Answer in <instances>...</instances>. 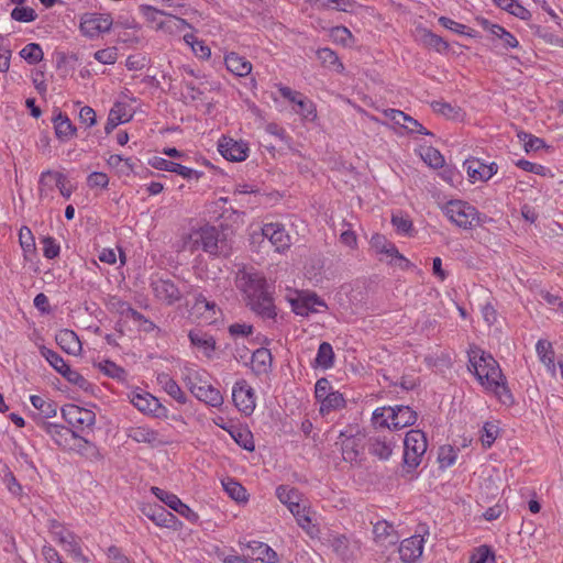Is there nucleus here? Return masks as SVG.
Wrapping results in <instances>:
<instances>
[{
  "instance_id": "f257e3e1",
  "label": "nucleus",
  "mask_w": 563,
  "mask_h": 563,
  "mask_svg": "<svg viewBox=\"0 0 563 563\" xmlns=\"http://www.w3.org/2000/svg\"><path fill=\"white\" fill-rule=\"evenodd\" d=\"M238 287L244 294L246 306L264 319H275L277 316L274 303V284L255 269H242L236 277Z\"/></svg>"
},
{
  "instance_id": "f03ea898",
  "label": "nucleus",
  "mask_w": 563,
  "mask_h": 563,
  "mask_svg": "<svg viewBox=\"0 0 563 563\" xmlns=\"http://www.w3.org/2000/svg\"><path fill=\"white\" fill-rule=\"evenodd\" d=\"M472 353L473 355L470 354L468 358V369L475 374L479 383L486 388L496 386V380L503 379V373L497 361L479 349L472 351Z\"/></svg>"
},
{
  "instance_id": "7ed1b4c3",
  "label": "nucleus",
  "mask_w": 563,
  "mask_h": 563,
  "mask_svg": "<svg viewBox=\"0 0 563 563\" xmlns=\"http://www.w3.org/2000/svg\"><path fill=\"white\" fill-rule=\"evenodd\" d=\"M427 449L428 441L422 430L411 429L406 433L402 455V468L406 474H411L416 471Z\"/></svg>"
},
{
  "instance_id": "20e7f679",
  "label": "nucleus",
  "mask_w": 563,
  "mask_h": 563,
  "mask_svg": "<svg viewBox=\"0 0 563 563\" xmlns=\"http://www.w3.org/2000/svg\"><path fill=\"white\" fill-rule=\"evenodd\" d=\"M41 355L49 363V365L59 373L65 379H67L70 384L79 387L84 391H91L93 389V385L89 383L81 374L77 371L71 369L70 366L65 362V360L55 351L42 346Z\"/></svg>"
},
{
  "instance_id": "39448f33",
  "label": "nucleus",
  "mask_w": 563,
  "mask_h": 563,
  "mask_svg": "<svg viewBox=\"0 0 563 563\" xmlns=\"http://www.w3.org/2000/svg\"><path fill=\"white\" fill-rule=\"evenodd\" d=\"M220 231L208 223L192 225L188 232L183 234V246H218L221 241Z\"/></svg>"
},
{
  "instance_id": "423d86ee",
  "label": "nucleus",
  "mask_w": 563,
  "mask_h": 563,
  "mask_svg": "<svg viewBox=\"0 0 563 563\" xmlns=\"http://www.w3.org/2000/svg\"><path fill=\"white\" fill-rule=\"evenodd\" d=\"M334 266V258L325 257L320 253L314 254L305 265L306 276L316 284L321 283L323 279H331L336 274Z\"/></svg>"
},
{
  "instance_id": "0eeeda50",
  "label": "nucleus",
  "mask_w": 563,
  "mask_h": 563,
  "mask_svg": "<svg viewBox=\"0 0 563 563\" xmlns=\"http://www.w3.org/2000/svg\"><path fill=\"white\" fill-rule=\"evenodd\" d=\"M446 217L460 228L468 229L477 221L478 212L470 203L451 200L444 206Z\"/></svg>"
},
{
  "instance_id": "6e6552de",
  "label": "nucleus",
  "mask_w": 563,
  "mask_h": 563,
  "mask_svg": "<svg viewBox=\"0 0 563 563\" xmlns=\"http://www.w3.org/2000/svg\"><path fill=\"white\" fill-rule=\"evenodd\" d=\"M131 404L141 412L152 415L155 418H168V409L163 406L159 400L150 393L134 390L130 395Z\"/></svg>"
},
{
  "instance_id": "1a4fd4ad",
  "label": "nucleus",
  "mask_w": 563,
  "mask_h": 563,
  "mask_svg": "<svg viewBox=\"0 0 563 563\" xmlns=\"http://www.w3.org/2000/svg\"><path fill=\"white\" fill-rule=\"evenodd\" d=\"M265 239L274 246H290V238L284 224L279 222L265 223L261 232L252 234V243L263 242Z\"/></svg>"
},
{
  "instance_id": "9d476101",
  "label": "nucleus",
  "mask_w": 563,
  "mask_h": 563,
  "mask_svg": "<svg viewBox=\"0 0 563 563\" xmlns=\"http://www.w3.org/2000/svg\"><path fill=\"white\" fill-rule=\"evenodd\" d=\"M62 416L69 426L81 431L85 428H91L96 422V415L92 410L74 404L65 405L62 408Z\"/></svg>"
},
{
  "instance_id": "9b49d317",
  "label": "nucleus",
  "mask_w": 563,
  "mask_h": 563,
  "mask_svg": "<svg viewBox=\"0 0 563 563\" xmlns=\"http://www.w3.org/2000/svg\"><path fill=\"white\" fill-rule=\"evenodd\" d=\"M232 399L240 412L251 416L255 409L254 389L245 379L238 380L232 388Z\"/></svg>"
},
{
  "instance_id": "f8f14e48",
  "label": "nucleus",
  "mask_w": 563,
  "mask_h": 563,
  "mask_svg": "<svg viewBox=\"0 0 563 563\" xmlns=\"http://www.w3.org/2000/svg\"><path fill=\"white\" fill-rule=\"evenodd\" d=\"M112 19L109 14L87 13L80 22V31L90 38L98 37L101 33L109 32L112 26Z\"/></svg>"
},
{
  "instance_id": "ddd939ff",
  "label": "nucleus",
  "mask_w": 563,
  "mask_h": 563,
  "mask_svg": "<svg viewBox=\"0 0 563 563\" xmlns=\"http://www.w3.org/2000/svg\"><path fill=\"white\" fill-rule=\"evenodd\" d=\"M388 412L390 422H388V419H384L380 422V427L400 430L402 428L413 426L418 418L417 412L412 408L404 405L388 407Z\"/></svg>"
},
{
  "instance_id": "4468645a",
  "label": "nucleus",
  "mask_w": 563,
  "mask_h": 563,
  "mask_svg": "<svg viewBox=\"0 0 563 563\" xmlns=\"http://www.w3.org/2000/svg\"><path fill=\"white\" fill-rule=\"evenodd\" d=\"M36 424L47 434H49L58 446L65 448L68 444V435H70L73 439H77L86 444H89V441L84 437H80L77 431L66 428L62 424L48 422L42 418H36Z\"/></svg>"
},
{
  "instance_id": "2eb2a0df",
  "label": "nucleus",
  "mask_w": 563,
  "mask_h": 563,
  "mask_svg": "<svg viewBox=\"0 0 563 563\" xmlns=\"http://www.w3.org/2000/svg\"><path fill=\"white\" fill-rule=\"evenodd\" d=\"M151 492L170 509L186 518L190 522H197L199 516L191 510L189 506L184 504L175 494L166 492L159 487L153 486Z\"/></svg>"
},
{
  "instance_id": "dca6fc26",
  "label": "nucleus",
  "mask_w": 563,
  "mask_h": 563,
  "mask_svg": "<svg viewBox=\"0 0 563 563\" xmlns=\"http://www.w3.org/2000/svg\"><path fill=\"white\" fill-rule=\"evenodd\" d=\"M220 154L231 162H243L249 156V145L243 141H236L223 136L218 144Z\"/></svg>"
},
{
  "instance_id": "f3484780",
  "label": "nucleus",
  "mask_w": 563,
  "mask_h": 563,
  "mask_svg": "<svg viewBox=\"0 0 563 563\" xmlns=\"http://www.w3.org/2000/svg\"><path fill=\"white\" fill-rule=\"evenodd\" d=\"M292 311L301 317H308L310 313H314L318 310L314 306H321L327 308V303L316 292L303 294L299 292L297 297L289 300Z\"/></svg>"
},
{
  "instance_id": "a211bd4d",
  "label": "nucleus",
  "mask_w": 563,
  "mask_h": 563,
  "mask_svg": "<svg viewBox=\"0 0 563 563\" xmlns=\"http://www.w3.org/2000/svg\"><path fill=\"white\" fill-rule=\"evenodd\" d=\"M397 444L395 435H374L367 441L368 453L380 461H387Z\"/></svg>"
},
{
  "instance_id": "6ab92c4d",
  "label": "nucleus",
  "mask_w": 563,
  "mask_h": 563,
  "mask_svg": "<svg viewBox=\"0 0 563 563\" xmlns=\"http://www.w3.org/2000/svg\"><path fill=\"white\" fill-rule=\"evenodd\" d=\"M463 165L472 183L476 180L487 181L498 170L496 163L493 162L486 165L482 161L473 157L465 159Z\"/></svg>"
},
{
  "instance_id": "aec40b11",
  "label": "nucleus",
  "mask_w": 563,
  "mask_h": 563,
  "mask_svg": "<svg viewBox=\"0 0 563 563\" xmlns=\"http://www.w3.org/2000/svg\"><path fill=\"white\" fill-rule=\"evenodd\" d=\"M142 514L158 527L175 528L178 519L166 508L158 504L146 505L141 509Z\"/></svg>"
},
{
  "instance_id": "412c9836",
  "label": "nucleus",
  "mask_w": 563,
  "mask_h": 563,
  "mask_svg": "<svg viewBox=\"0 0 563 563\" xmlns=\"http://www.w3.org/2000/svg\"><path fill=\"white\" fill-rule=\"evenodd\" d=\"M151 287L156 298L173 305L180 300L181 292L176 284L169 279H152Z\"/></svg>"
},
{
  "instance_id": "4be33fe9",
  "label": "nucleus",
  "mask_w": 563,
  "mask_h": 563,
  "mask_svg": "<svg viewBox=\"0 0 563 563\" xmlns=\"http://www.w3.org/2000/svg\"><path fill=\"white\" fill-rule=\"evenodd\" d=\"M398 552L404 563H418L423 552V538L412 536L402 540Z\"/></svg>"
},
{
  "instance_id": "5701e85b",
  "label": "nucleus",
  "mask_w": 563,
  "mask_h": 563,
  "mask_svg": "<svg viewBox=\"0 0 563 563\" xmlns=\"http://www.w3.org/2000/svg\"><path fill=\"white\" fill-rule=\"evenodd\" d=\"M189 389L197 399L212 407H218L223 402L220 391L207 382L200 380V384L190 382Z\"/></svg>"
},
{
  "instance_id": "b1692460",
  "label": "nucleus",
  "mask_w": 563,
  "mask_h": 563,
  "mask_svg": "<svg viewBox=\"0 0 563 563\" xmlns=\"http://www.w3.org/2000/svg\"><path fill=\"white\" fill-rule=\"evenodd\" d=\"M150 165L158 170L172 172L186 179L200 178L202 173L163 157H153Z\"/></svg>"
},
{
  "instance_id": "393cba45",
  "label": "nucleus",
  "mask_w": 563,
  "mask_h": 563,
  "mask_svg": "<svg viewBox=\"0 0 563 563\" xmlns=\"http://www.w3.org/2000/svg\"><path fill=\"white\" fill-rule=\"evenodd\" d=\"M126 435L137 443H145L152 448L167 444V441L163 440L157 431L145 426L128 428Z\"/></svg>"
},
{
  "instance_id": "a878e982",
  "label": "nucleus",
  "mask_w": 563,
  "mask_h": 563,
  "mask_svg": "<svg viewBox=\"0 0 563 563\" xmlns=\"http://www.w3.org/2000/svg\"><path fill=\"white\" fill-rule=\"evenodd\" d=\"M385 114L397 125L406 129L409 133H418L423 135H430L431 133L416 119L410 117L409 114L396 110L388 109L385 111Z\"/></svg>"
},
{
  "instance_id": "bb28decb",
  "label": "nucleus",
  "mask_w": 563,
  "mask_h": 563,
  "mask_svg": "<svg viewBox=\"0 0 563 563\" xmlns=\"http://www.w3.org/2000/svg\"><path fill=\"white\" fill-rule=\"evenodd\" d=\"M344 437L345 440L342 442V455L346 462H356L360 455V445L364 438L361 432L355 434L347 430L340 432V438Z\"/></svg>"
},
{
  "instance_id": "cd10ccee",
  "label": "nucleus",
  "mask_w": 563,
  "mask_h": 563,
  "mask_svg": "<svg viewBox=\"0 0 563 563\" xmlns=\"http://www.w3.org/2000/svg\"><path fill=\"white\" fill-rule=\"evenodd\" d=\"M55 341L64 352L70 355H78L81 352V342L73 330H59L55 335Z\"/></svg>"
},
{
  "instance_id": "c85d7f7f",
  "label": "nucleus",
  "mask_w": 563,
  "mask_h": 563,
  "mask_svg": "<svg viewBox=\"0 0 563 563\" xmlns=\"http://www.w3.org/2000/svg\"><path fill=\"white\" fill-rule=\"evenodd\" d=\"M377 256L379 262H385L401 271H406L413 266L407 257L398 252V249H379Z\"/></svg>"
},
{
  "instance_id": "c756f323",
  "label": "nucleus",
  "mask_w": 563,
  "mask_h": 563,
  "mask_svg": "<svg viewBox=\"0 0 563 563\" xmlns=\"http://www.w3.org/2000/svg\"><path fill=\"white\" fill-rule=\"evenodd\" d=\"M190 343L194 346L202 349L207 357H211L216 351V340L212 335L201 330H190L188 333Z\"/></svg>"
},
{
  "instance_id": "7c9ffc66",
  "label": "nucleus",
  "mask_w": 563,
  "mask_h": 563,
  "mask_svg": "<svg viewBox=\"0 0 563 563\" xmlns=\"http://www.w3.org/2000/svg\"><path fill=\"white\" fill-rule=\"evenodd\" d=\"M246 547L251 549L256 560L264 563H277L279 561L277 552L264 542L253 540L247 542Z\"/></svg>"
},
{
  "instance_id": "2f4dec72",
  "label": "nucleus",
  "mask_w": 563,
  "mask_h": 563,
  "mask_svg": "<svg viewBox=\"0 0 563 563\" xmlns=\"http://www.w3.org/2000/svg\"><path fill=\"white\" fill-rule=\"evenodd\" d=\"M272 353L266 347H258L252 354V368L257 375L268 373L272 367Z\"/></svg>"
},
{
  "instance_id": "473e14b6",
  "label": "nucleus",
  "mask_w": 563,
  "mask_h": 563,
  "mask_svg": "<svg viewBox=\"0 0 563 563\" xmlns=\"http://www.w3.org/2000/svg\"><path fill=\"white\" fill-rule=\"evenodd\" d=\"M224 62L227 69L240 77L249 75L252 70V64L233 52L225 56Z\"/></svg>"
},
{
  "instance_id": "72a5a7b5",
  "label": "nucleus",
  "mask_w": 563,
  "mask_h": 563,
  "mask_svg": "<svg viewBox=\"0 0 563 563\" xmlns=\"http://www.w3.org/2000/svg\"><path fill=\"white\" fill-rule=\"evenodd\" d=\"M157 383L163 389L179 404H186L187 397L181 390L179 385L167 373H159L157 375Z\"/></svg>"
},
{
  "instance_id": "f704fd0d",
  "label": "nucleus",
  "mask_w": 563,
  "mask_h": 563,
  "mask_svg": "<svg viewBox=\"0 0 563 563\" xmlns=\"http://www.w3.org/2000/svg\"><path fill=\"white\" fill-rule=\"evenodd\" d=\"M54 129L57 139L66 141L75 136L76 126L71 123L66 114L59 112L54 119Z\"/></svg>"
},
{
  "instance_id": "c9c22d12",
  "label": "nucleus",
  "mask_w": 563,
  "mask_h": 563,
  "mask_svg": "<svg viewBox=\"0 0 563 563\" xmlns=\"http://www.w3.org/2000/svg\"><path fill=\"white\" fill-rule=\"evenodd\" d=\"M47 178H54V185L58 188L64 198L68 199L71 196L73 189L66 186V176L63 173L49 169L45 170L40 176L38 185H46Z\"/></svg>"
},
{
  "instance_id": "e433bc0d",
  "label": "nucleus",
  "mask_w": 563,
  "mask_h": 563,
  "mask_svg": "<svg viewBox=\"0 0 563 563\" xmlns=\"http://www.w3.org/2000/svg\"><path fill=\"white\" fill-rule=\"evenodd\" d=\"M31 404L36 408L40 413L34 415V421L36 422V418H42L44 420L48 418H53L57 413V405L52 400H45L41 396L33 395L30 398Z\"/></svg>"
},
{
  "instance_id": "4c0bfd02",
  "label": "nucleus",
  "mask_w": 563,
  "mask_h": 563,
  "mask_svg": "<svg viewBox=\"0 0 563 563\" xmlns=\"http://www.w3.org/2000/svg\"><path fill=\"white\" fill-rule=\"evenodd\" d=\"M218 426L220 428H222L223 430L229 431V433L232 437V439L242 449H244V450H246L249 452H253L255 450L253 434H252V432L250 430H247V429H239V428H233V429L229 430L224 424H219L218 423Z\"/></svg>"
},
{
  "instance_id": "58836bf2",
  "label": "nucleus",
  "mask_w": 563,
  "mask_h": 563,
  "mask_svg": "<svg viewBox=\"0 0 563 563\" xmlns=\"http://www.w3.org/2000/svg\"><path fill=\"white\" fill-rule=\"evenodd\" d=\"M330 544L333 552L343 561H351L353 559V550L350 541L344 534H336L330 539Z\"/></svg>"
},
{
  "instance_id": "ea45409f",
  "label": "nucleus",
  "mask_w": 563,
  "mask_h": 563,
  "mask_svg": "<svg viewBox=\"0 0 563 563\" xmlns=\"http://www.w3.org/2000/svg\"><path fill=\"white\" fill-rule=\"evenodd\" d=\"M373 533L376 542L387 541L389 544H396L398 541L394 527L386 520L377 521L373 527Z\"/></svg>"
},
{
  "instance_id": "a19ab883",
  "label": "nucleus",
  "mask_w": 563,
  "mask_h": 563,
  "mask_svg": "<svg viewBox=\"0 0 563 563\" xmlns=\"http://www.w3.org/2000/svg\"><path fill=\"white\" fill-rule=\"evenodd\" d=\"M313 365L323 369H329L334 365V352L329 342L320 343Z\"/></svg>"
},
{
  "instance_id": "79ce46f5",
  "label": "nucleus",
  "mask_w": 563,
  "mask_h": 563,
  "mask_svg": "<svg viewBox=\"0 0 563 563\" xmlns=\"http://www.w3.org/2000/svg\"><path fill=\"white\" fill-rule=\"evenodd\" d=\"M317 57L324 67L335 69L339 73L344 70L343 64L340 62L336 53L331 48H319L317 51Z\"/></svg>"
},
{
  "instance_id": "37998d69",
  "label": "nucleus",
  "mask_w": 563,
  "mask_h": 563,
  "mask_svg": "<svg viewBox=\"0 0 563 563\" xmlns=\"http://www.w3.org/2000/svg\"><path fill=\"white\" fill-rule=\"evenodd\" d=\"M345 407V399L339 391H331L320 402V412L329 413L330 411L338 410Z\"/></svg>"
},
{
  "instance_id": "c03bdc74",
  "label": "nucleus",
  "mask_w": 563,
  "mask_h": 563,
  "mask_svg": "<svg viewBox=\"0 0 563 563\" xmlns=\"http://www.w3.org/2000/svg\"><path fill=\"white\" fill-rule=\"evenodd\" d=\"M536 351L538 353L540 361L549 368L554 369V350L551 342L545 340H539L536 344Z\"/></svg>"
},
{
  "instance_id": "a18cd8bd",
  "label": "nucleus",
  "mask_w": 563,
  "mask_h": 563,
  "mask_svg": "<svg viewBox=\"0 0 563 563\" xmlns=\"http://www.w3.org/2000/svg\"><path fill=\"white\" fill-rule=\"evenodd\" d=\"M20 56L30 65H35L43 59L44 54L40 44L30 43L20 51Z\"/></svg>"
},
{
  "instance_id": "49530a36",
  "label": "nucleus",
  "mask_w": 563,
  "mask_h": 563,
  "mask_svg": "<svg viewBox=\"0 0 563 563\" xmlns=\"http://www.w3.org/2000/svg\"><path fill=\"white\" fill-rule=\"evenodd\" d=\"M276 496L279 501L288 507H292V505L298 504L299 492L296 488H290L286 485H279L276 488Z\"/></svg>"
},
{
  "instance_id": "de8ad7c7",
  "label": "nucleus",
  "mask_w": 563,
  "mask_h": 563,
  "mask_svg": "<svg viewBox=\"0 0 563 563\" xmlns=\"http://www.w3.org/2000/svg\"><path fill=\"white\" fill-rule=\"evenodd\" d=\"M223 488L233 500L238 503L247 500L246 489L239 482L230 478L223 483Z\"/></svg>"
},
{
  "instance_id": "09e8293b",
  "label": "nucleus",
  "mask_w": 563,
  "mask_h": 563,
  "mask_svg": "<svg viewBox=\"0 0 563 563\" xmlns=\"http://www.w3.org/2000/svg\"><path fill=\"white\" fill-rule=\"evenodd\" d=\"M457 449L452 445H442L439 449L438 453V462L441 468H446L452 466L457 459Z\"/></svg>"
},
{
  "instance_id": "8fccbe9b",
  "label": "nucleus",
  "mask_w": 563,
  "mask_h": 563,
  "mask_svg": "<svg viewBox=\"0 0 563 563\" xmlns=\"http://www.w3.org/2000/svg\"><path fill=\"white\" fill-rule=\"evenodd\" d=\"M487 389L493 390L504 405H512L515 401L504 376L503 379L496 380V386H489Z\"/></svg>"
},
{
  "instance_id": "3c124183",
  "label": "nucleus",
  "mask_w": 563,
  "mask_h": 563,
  "mask_svg": "<svg viewBox=\"0 0 563 563\" xmlns=\"http://www.w3.org/2000/svg\"><path fill=\"white\" fill-rule=\"evenodd\" d=\"M297 107L298 108L295 109V112L302 119L313 121L317 118L314 103L307 97L303 96L300 100H298Z\"/></svg>"
},
{
  "instance_id": "603ef678",
  "label": "nucleus",
  "mask_w": 563,
  "mask_h": 563,
  "mask_svg": "<svg viewBox=\"0 0 563 563\" xmlns=\"http://www.w3.org/2000/svg\"><path fill=\"white\" fill-rule=\"evenodd\" d=\"M421 157L432 168H442L444 166L443 155L434 147L429 146L424 148Z\"/></svg>"
},
{
  "instance_id": "864d4df0",
  "label": "nucleus",
  "mask_w": 563,
  "mask_h": 563,
  "mask_svg": "<svg viewBox=\"0 0 563 563\" xmlns=\"http://www.w3.org/2000/svg\"><path fill=\"white\" fill-rule=\"evenodd\" d=\"M99 368L107 376L118 380H123L126 376L125 369L110 360L99 363Z\"/></svg>"
},
{
  "instance_id": "5fc2aeb1",
  "label": "nucleus",
  "mask_w": 563,
  "mask_h": 563,
  "mask_svg": "<svg viewBox=\"0 0 563 563\" xmlns=\"http://www.w3.org/2000/svg\"><path fill=\"white\" fill-rule=\"evenodd\" d=\"M126 317L131 318L133 321L139 323V327L142 331L150 333L154 331L157 327L154 322L148 320L143 313L140 311L129 307L126 310Z\"/></svg>"
},
{
  "instance_id": "6e6d98bb",
  "label": "nucleus",
  "mask_w": 563,
  "mask_h": 563,
  "mask_svg": "<svg viewBox=\"0 0 563 563\" xmlns=\"http://www.w3.org/2000/svg\"><path fill=\"white\" fill-rule=\"evenodd\" d=\"M391 223L399 234L411 235L413 231L412 221L401 213L393 214Z\"/></svg>"
},
{
  "instance_id": "4d7b16f0",
  "label": "nucleus",
  "mask_w": 563,
  "mask_h": 563,
  "mask_svg": "<svg viewBox=\"0 0 563 563\" xmlns=\"http://www.w3.org/2000/svg\"><path fill=\"white\" fill-rule=\"evenodd\" d=\"M431 108L434 112L444 115L448 119H456L461 112L459 107H454L449 102L433 101Z\"/></svg>"
},
{
  "instance_id": "13d9d810",
  "label": "nucleus",
  "mask_w": 563,
  "mask_h": 563,
  "mask_svg": "<svg viewBox=\"0 0 563 563\" xmlns=\"http://www.w3.org/2000/svg\"><path fill=\"white\" fill-rule=\"evenodd\" d=\"M499 428L493 422H486L483 427V433L481 435L482 445L488 449L493 445L496 438L498 437Z\"/></svg>"
},
{
  "instance_id": "bf43d9fd",
  "label": "nucleus",
  "mask_w": 563,
  "mask_h": 563,
  "mask_svg": "<svg viewBox=\"0 0 563 563\" xmlns=\"http://www.w3.org/2000/svg\"><path fill=\"white\" fill-rule=\"evenodd\" d=\"M289 511L294 515L297 520V523L302 528L307 529L311 523V518L309 516V510L306 506L300 505V503L292 505L289 508Z\"/></svg>"
},
{
  "instance_id": "052dcab7",
  "label": "nucleus",
  "mask_w": 563,
  "mask_h": 563,
  "mask_svg": "<svg viewBox=\"0 0 563 563\" xmlns=\"http://www.w3.org/2000/svg\"><path fill=\"white\" fill-rule=\"evenodd\" d=\"M11 18L18 22L29 23L33 22L37 18V14L32 8L16 7L12 10Z\"/></svg>"
},
{
  "instance_id": "680f3d73",
  "label": "nucleus",
  "mask_w": 563,
  "mask_h": 563,
  "mask_svg": "<svg viewBox=\"0 0 563 563\" xmlns=\"http://www.w3.org/2000/svg\"><path fill=\"white\" fill-rule=\"evenodd\" d=\"M471 563H495V553L488 545H481L473 554Z\"/></svg>"
},
{
  "instance_id": "e2e57ef3",
  "label": "nucleus",
  "mask_w": 563,
  "mask_h": 563,
  "mask_svg": "<svg viewBox=\"0 0 563 563\" xmlns=\"http://www.w3.org/2000/svg\"><path fill=\"white\" fill-rule=\"evenodd\" d=\"M64 550L68 552L77 562L86 563L88 559L84 555L79 545L78 538L75 536L66 544L63 545Z\"/></svg>"
},
{
  "instance_id": "0e129e2a",
  "label": "nucleus",
  "mask_w": 563,
  "mask_h": 563,
  "mask_svg": "<svg viewBox=\"0 0 563 563\" xmlns=\"http://www.w3.org/2000/svg\"><path fill=\"white\" fill-rule=\"evenodd\" d=\"M185 41L191 45L192 47V51L195 52V54L202 58V59H206V58H209L210 55H211V51L210 48L205 45V43L202 41H198V40H195L194 35H185Z\"/></svg>"
},
{
  "instance_id": "69168bd1",
  "label": "nucleus",
  "mask_w": 563,
  "mask_h": 563,
  "mask_svg": "<svg viewBox=\"0 0 563 563\" xmlns=\"http://www.w3.org/2000/svg\"><path fill=\"white\" fill-rule=\"evenodd\" d=\"M518 137L523 141L525 143V150L527 152L529 151H538L545 146V143L542 139L537 137L532 134L520 132L518 133Z\"/></svg>"
},
{
  "instance_id": "338daca9",
  "label": "nucleus",
  "mask_w": 563,
  "mask_h": 563,
  "mask_svg": "<svg viewBox=\"0 0 563 563\" xmlns=\"http://www.w3.org/2000/svg\"><path fill=\"white\" fill-rule=\"evenodd\" d=\"M331 37L334 42L340 43L344 46L350 45L353 36L350 30L345 26H334L331 30Z\"/></svg>"
},
{
  "instance_id": "774afa93",
  "label": "nucleus",
  "mask_w": 563,
  "mask_h": 563,
  "mask_svg": "<svg viewBox=\"0 0 563 563\" xmlns=\"http://www.w3.org/2000/svg\"><path fill=\"white\" fill-rule=\"evenodd\" d=\"M93 57L101 64L112 65L117 62L118 53L115 47H108L99 49L95 53Z\"/></svg>"
}]
</instances>
